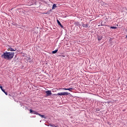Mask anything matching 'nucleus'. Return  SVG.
<instances>
[{
	"mask_svg": "<svg viewBox=\"0 0 127 127\" xmlns=\"http://www.w3.org/2000/svg\"><path fill=\"white\" fill-rule=\"evenodd\" d=\"M8 49L10 51H16V49H13L12 48H9Z\"/></svg>",
	"mask_w": 127,
	"mask_h": 127,
	"instance_id": "obj_7",
	"label": "nucleus"
},
{
	"mask_svg": "<svg viewBox=\"0 0 127 127\" xmlns=\"http://www.w3.org/2000/svg\"><path fill=\"white\" fill-rule=\"evenodd\" d=\"M0 88L1 89V91H2L3 92H4V89H3L2 86H0Z\"/></svg>",
	"mask_w": 127,
	"mask_h": 127,
	"instance_id": "obj_12",
	"label": "nucleus"
},
{
	"mask_svg": "<svg viewBox=\"0 0 127 127\" xmlns=\"http://www.w3.org/2000/svg\"><path fill=\"white\" fill-rule=\"evenodd\" d=\"M76 24H79V23L78 22H76L75 23Z\"/></svg>",
	"mask_w": 127,
	"mask_h": 127,
	"instance_id": "obj_16",
	"label": "nucleus"
},
{
	"mask_svg": "<svg viewBox=\"0 0 127 127\" xmlns=\"http://www.w3.org/2000/svg\"><path fill=\"white\" fill-rule=\"evenodd\" d=\"M83 27H88L90 28V26H89L88 24H83L82 25Z\"/></svg>",
	"mask_w": 127,
	"mask_h": 127,
	"instance_id": "obj_8",
	"label": "nucleus"
},
{
	"mask_svg": "<svg viewBox=\"0 0 127 127\" xmlns=\"http://www.w3.org/2000/svg\"><path fill=\"white\" fill-rule=\"evenodd\" d=\"M3 93H4V94L6 95V96H7V93L6 92H5V90H4V91H3Z\"/></svg>",
	"mask_w": 127,
	"mask_h": 127,
	"instance_id": "obj_14",
	"label": "nucleus"
},
{
	"mask_svg": "<svg viewBox=\"0 0 127 127\" xmlns=\"http://www.w3.org/2000/svg\"><path fill=\"white\" fill-rule=\"evenodd\" d=\"M29 111H30V114H33L34 115H38L39 114V113H37V112L33 111L31 109H30Z\"/></svg>",
	"mask_w": 127,
	"mask_h": 127,
	"instance_id": "obj_5",
	"label": "nucleus"
},
{
	"mask_svg": "<svg viewBox=\"0 0 127 127\" xmlns=\"http://www.w3.org/2000/svg\"><path fill=\"white\" fill-rule=\"evenodd\" d=\"M54 96H68L69 93L68 92H61L58 93V94H54Z\"/></svg>",
	"mask_w": 127,
	"mask_h": 127,
	"instance_id": "obj_2",
	"label": "nucleus"
},
{
	"mask_svg": "<svg viewBox=\"0 0 127 127\" xmlns=\"http://www.w3.org/2000/svg\"><path fill=\"white\" fill-rule=\"evenodd\" d=\"M126 38H127V35L126 36Z\"/></svg>",
	"mask_w": 127,
	"mask_h": 127,
	"instance_id": "obj_21",
	"label": "nucleus"
},
{
	"mask_svg": "<svg viewBox=\"0 0 127 127\" xmlns=\"http://www.w3.org/2000/svg\"><path fill=\"white\" fill-rule=\"evenodd\" d=\"M13 56H14V52H5L3 54L1 55V57L7 60H11L13 58Z\"/></svg>",
	"mask_w": 127,
	"mask_h": 127,
	"instance_id": "obj_1",
	"label": "nucleus"
},
{
	"mask_svg": "<svg viewBox=\"0 0 127 127\" xmlns=\"http://www.w3.org/2000/svg\"><path fill=\"white\" fill-rule=\"evenodd\" d=\"M102 39H98V40H101Z\"/></svg>",
	"mask_w": 127,
	"mask_h": 127,
	"instance_id": "obj_18",
	"label": "nucleus"
},
{
	"mask_svg": "<svg viewBox=\"0 0 127 127\" xmlns=\"http://www.w3.org/2000/svg\"><path fill=\"white\" fill-rule=\"evenodd\" d=\"M26 109H27V107H26Z\"/></svg>",
	"mask_w": 127,
	"mask_h": 127,
	"instance_id": "obj_20",
	"label": "nucleus"
},
{
	"mask_svg": "<svg viewBox=\"0 0 127 127\" xmlns=\"http://www.w3.org/2000/svg\"><path fill=\"white\" fill-rule=\"evenodd\" d=\"M56 7H57L56 4H54L53 5L52 9H55Z\"/></svg>",
	"mask_w": 127,
	"mask_h": 127,
	"instance_id": "obj_9",
	"label": "nucleus"
},
{
	"mask_svg": "<svg viewBox=\"0 0 127 127\" xmlns=\"http://www.w3.org/2000/svg\"><path fill=\"white\" fill-rule=\"evenodd\" d=\"M8 96H9V97H11V95L9 94Z\"/></svg>",
	"mask_w": 127,
	"mask_h": 127,
	"instance_id": "obj_17",
	"label": "nucleus"
},
{
	"mask_svg": "<svg viewBox=\"0 0 127 127\" xmlns=\"http://www.w3.org/2000/svg\"><path fill=\"white\" fill-rule=\"evenodd\" d=\"M50 127H54L55 126L54 125H52L51 124L50 125Z\"/></svg>",
	"mask_w": 127,
	"mask_h": 127,
	"instance_id": "obj_15",
	"label": "nucleus"
},
{
	"mask_svg": "<svg viewBox=\"0 0 127 127\" xmlns=\"http://www.w3.org/2000/svg\"><path fill=\"white\" fill-rule=\"evenodd\" d=\"M57 52H58V50H55V51H53L52 54H55L56 53H57Z\"/></svg>",
	"mask_w": 127,
	"mask_h": 127,
	"instance_id": "obj_10",
	"label": "nucleus"
},
{
	"mask_svg": "<svg viewBox=\"0 0 127 127\" xmlns=\"http://www.w3.org/2000/svg\"><path fill=\"white\" fill-rule=\"evenodd\" d=\"M46 96L48 97V96H51L52 95V92H51V90H48L46 91Z\"/></svg>",
	"mask_w": 127,
	"mask_h": 127,
	"instance_id": "obj_4",
	"label": "nucleus"
},
{
	"mask_svg": "<svg viewBox=\"0 0 127 127\" xmlns=\"http://www.w3.org/2000/svg\"><path fill=\"white\" fill-rule=\"evenodd\" d=\"M38 116H39L40 117H41V118H45V117H44V115H42L40 114H38Z\"/></svg>",
	"mask_w": 127,
	"mask_h": 127,
	"instance_id": "obj_11",
	"label": "nucleus"
},
{
	"mask_svg": "<svg viewBox=\"0 0 127 127\" xmlns=\"http://www.w3.org/2000/svg\"><path fill=\"white\" fill-rule=\"evenodd\" d=\"M57 23L59 24V25H60V26H61V27L63 28V25H62V24H61V23L60 22L59 20H57Z\"/></svg>",
	"mask_w": 127,
	"mask_h": 127,
	"instance_id": "obj_6",
	"label": "nucleus"
},
{
	"mask_svg": "<svg viewBox=\"0 0 127 127\" xmlns=\"http://www.w3.org/2000/svg\"><path fill=\"white\" fill-rule=\"evenodd\" d=\"M65 90L66 91H69L70 92H72V90H73V88H58L57 89V90Z\"/></svg>",
	"mask_w": 127,
	"mask_h": 127,
	"instance_id": "obj_3",
	"label": "nucleus"
},
{
	"mask_svg": "<svg viewBox=\"0 0 127 127\" xmlns=\"http://www.w3.org/2000/svg\"><path fill=\"white\" fill-rule=\"evenodd\" d=\"M63 57H65V56H63Z\"/></svg>",
	"mask_w": 127,
	"mask_h": 127,
	"instance_id": "obj_19",
	"label": "nucleus"
},
{
	"mask_svg": "<svg viewBox=\"0 0 127 127\" xmlns=\"http://www.w3.org/2000/svg\"><path fill=\"white\" fill-rule=\"evenodd\" d=\"M111 28H112V29H117V27H111Z\"/></svg>",
	"mask_w": 127,
	"mask_h": 127,
	"instance_id": "obj_13",
	"label": "nucleus"
}]
</instances>
